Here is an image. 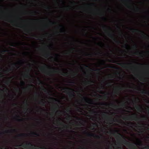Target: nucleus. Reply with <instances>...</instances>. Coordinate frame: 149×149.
<instances>
[{"label": "nucleus", "instance_id": "nucleus-1", "mask_svg": "<svg viewBox=\"0 0 149 149\" xmlns=\"http://www.w3.org/2000/svg\"><path fill=\"white\" fill-rule=\"evenodd\" d=\"M15 147H23L25 148L28 149H48L47 148L45 147H40L38 148H35L34 147L35 146H34L31 143L27 142L22 143L21 144L18 145H16L15 146ZM50 149H52L51 148Z\"/></svg>", "mask_w": 149, "mask_h": 149}, {"label": "nucleus", "instance_id": "nucleus-2", "mask_svg": "<svg viewBox=\"0 0 149 149\" xmlns=\"http://www.w3.org/2000/svg\"><path fill=\"white\" fill-rule=\"evenodd\" d=\"M115 132H117L119 135L118 136V137L121 140V143L125 145H129L130 147H134V148H132L131 149H136L135 146L133 144L130 143L129 141H127L125 138V137L123 135L118 133L117 130L115 131Z\"/></svg>", "mask_w": 149, "mask_h": 149}, {"label": "nucleus", "instance_id": "nucleus-3", "mask_svg": "<svg viewBox=\"0 0 149 149\" xmlns=\"http://www.w3.org/2000/svg\"><path fill=\"white\" fill-rule=\"evenodd\" d=\"M63 90L65 91V93L68 94L70 98L75 96L74 93V90L73 89L67 88H63Z\"/></svg>", "mask_w": 149, "mask_h": 149}, {"label": "nucleus", "instance_id": "nucleus-4", "mask_svg": "<svg viewBox=\"0 0 149 149\" xmlns=\"http://www.w3.org/2000/svg\"><path fill=\"white\" fill-rule=\"evenodd\" d=\"M123 119L124 120H139V118H138L136 115H135L134 114H133L132 116H127V117H124Z\"/></svg>", "mask_w": 149, "mask_h": 149}, {"label": "nucleus", "instance_id": "nucleus-5", "mask_svg": "<svg viewBox=\"0 0 149 149\" xmlns=\"http://www.w3.org/2000/svg\"><path fill=\"white\" fill-rule=\"evenodd\" d=\"M107 33L108 36L111 38L112 39L113 41L116 42L118 44L121 43V42L120 41H117V40L114 38V34H113L109 32H107Z\"/></svg>", "mask_w": 149, "mask_h": 149}, {"label": "nucleus", "instance_id": "nucleus-6", "mask_svg": "<svg viewBox=\"0 0 149 149\" xmlns=\"http://www.w3.org/2000/svg\"><path fill=\"white\" fill-rule=\"evenodd\" d=\"M84 133L87 134L88 136L89 137L92 136L94 137H96L98 139H100L101 138V137L99 136H98L94 134L90 133H88V132H86V131H84Z\"/></svg>", "mask_w": 149, "mask_h": 149}, {"label": "nucleus", "instance_id": "nucleus-7", "mask_svg": "<svg viewBox=\"0 0 149 149\" xmlns=\"http://www.w3.org/2000/svg\"><path fill=\"white\" fill-rule=\"evenodd\" d=\"M106 113H107L105 112L104 113H103L102 115L103 116L106 118L108 120H109L111 121H113L114 122H116L115 119L113 118H112V117H109V116L107 115Z\"/></svg>", "mask_w": 149, "mask_h": 149}, {"label": "nucleus", "instance_id": "nucleus-8", "mask_svg": "<svg viewBox=\"0 0 149 149\" xmlns=\"http://www.w3.org/2000/svg\"><path fill=\"white\" fill-rule=\"evenodd\" d=\"M109 61L110 62L114 63H117L118 65L121 66L122 67L124 68H127V67L125 66V65L127 64L125 63H117V61L114 60H109Z\"/></svg>", "mask_w": 149, "mask_h": 149}, {"label": "nucleus", "instance_id": "nucleus-9", "mask_svg": "<svg viewBox=\"0 0 149 149\" xmlns=\"http://www.w3.org/2000/svg\"><path fill=\"white\" fill-rule=\"evenodd\" d=\"M131 30L133 32H140L143 38H146V36L144 34V32L142 31H140L138 29H131Z\"/></svg>", "mask_w": 149, "mask_h": 149}, {"label": "nucleus", "instance_id": "nucleus-10", "mask_svg": "<svg viewBox=\"0 0 149 149\" xmlns=\"http://www.w3.org/2000/svg\"><path fill=\"white\" fill-rule=\"evenodd\" d=\"M133 48L135 49L136 50V52L134 53V54L136 55H141L142 54V53L139 52L137 50V45L136 44L134 45H133Z\"/></svg>", "mask_w": 149, "mask_h": 149}, {"label": "nucleus", "instance_id": "nucleus-11", "mask_svg": "<svg viewBox=\"0 0 149 149\" xmlns=\"http://www.w3.org/2000/svg\"><path fill=\"white\" fill-rule=\"evenodd\" d=\"M83 99L87 103H91L90 102H92V101L90 99L86 97H84L83 98Z\"/></svg>", "mask_w": 149, "mask_h": 149}, {"label": "nucleus", "instance_id": "nucleus-12", "mask_svg": "<svg viewBox=\"0 0 149 149\" xmlns=\"http://www.w3.org/2000/svg\"><path fill=\"white\" fill-rule=\"evenodd\" d=\"M139 89H140L141 90V93L142 94H147V95H149V92L146 91L145 90L141 89H138L137 90H139Z\"/></svg>", "mask_w": 149, "mask_h": 149}, {"label": "nucleus", "instance_id": "nucleus-13", "mask_svg": "<svg viewBox=\"0 0 149 149\" xmlns=\"http://www.w3.org/2000/svg\"><path fill=\"white\" fill-rule=\"evenodd\" d=\"M136 108L138 111L140 112L141 111V110L143 109L142 107L139 105H136Z\"/></svg>", "mask_w": 149, "mask_h": 149}, {"label": "nucleus", "instance_id": "nucleus-14", "mask_svg": "<svg viewBox=\"0 0 149 149\" xmlns=\"http://www.w3.org/2000/svg\"><path fill=\"white\" fill-rule=\"evenodd\" d=\"M16 130L15 129H12L11 130H5L4 132L5 133H12L13 132H16Z\"/></svg>", "mask_w": 149, "mask_h": 149}, {"label": "nucleus", "instance_id": "nucleus-15", "mask_svg": "<svg viewBox=\"0 0 149 149\" xmlns=\"http://www.w3.org/2000/svg\"><path fill=\"white\" fill-rule=\"evenodd\" d=\"M39 104L43 106H45V102L43 100L40 101L39 102Z\"/></svg>", "mask_w": 149, "mask_h": 149}, {"label": "nucleus", "instance_id": "nucleus-16", "mask_svg": "<svg viewBox=\"0 0 149 149\" xmlns=\"http://www.w3.org/2000/svg\"><path fill=\"white\" fill-rule=\"evenodd\" d=\"M33 86L32 84H29L28 85V88L27 87H24L23 88V89L25 91H26L27 90L29 89H30L32 86Z\"/></svg>", "mask_w": 149, "mask_h": 149}, {"label": "nucleus", "instance_id": "nucleus-17", "mask_svg": "<svg viewBox=\"0 0 149 149\" xmlns=\"http://www.w3.org/2000/svg\"><path fill=\"white\" fill-rule=\"evenodd\" d=\"M60 27H61L62 28L61 29V32H63L65 33V28L64 26H63L62 25H60Z\"/></svg>", "mask_w": 149, "mask_h": 149}, {"label": "nucleus", "instance_id": "nucleus-18", "mask_svg": "<svg viewBox=\"0 0 149 149\" xmlns=\"http://www.w3.org/2000/svg\"><path fill=\"white\" fill-rule=\"evenodd\" d=\"M16 118H15V119L17 121L20 122L22 121L23 120V119H19L18 118H19L20 117V116L19 115H16Z\"/></svg>", "mask_w": 149, "mask_h": 149}, {"label": "nucleus", "instance_id": "nucleus-19", "mask_svg": "<svg viewBox=\"0 0 149 149\" xmlns=\"http://www.w3.org/2000/svg\"><path fill=\"white\" fill-rule=\"evenodd\" d=\"M51 55V53L50 52H48L47 53L45 54L44 55V56L46 58H47Z\"/></svg>", "mask_w": 149, "mask_h": 149}, {"label": "nucleus", "instance_id": "nucleus-20", "mask_svg": "<svg viewBox=\"0 0 149 149\" xmlns=\"http://www.w3.org/2000/svg\"><path fill=\"white\" fill-rule=\"evenodd\" d=\"M29 70H28L27 73L24 74V76L26 78H29L30 77V76H31L30 74H29Z\"/></svg>", "mask_w": 149, "mask_h": 149}, {"label": "nucleus", "instance_id": "nucleus-21", "mask_svg": "<svg viewBox=\"0 0 149 149\" xmlns=\"http://www.w3.org/2000/svg\"><path fill=\"white\" fill-rule=\"evenodd\" d=\"M26 135H27L25 134L22 133L18 134L17 136L18 137H25V136Z\"/></svg>", "mask_w": 149, "mask_h": 149}, {"label": "nucleus", "instance_id": "nucleus-22", "mask_svg": "<svg viewBox=\"0 0 149 149\" xmlns=\"http://www.w3.org/2000/svg\"><path fill=\"white\" fill-rule=\"evenodd\" d=\"M95 126H97V123H93V125H92L91 126V127L93 128L91 129L92 130H94V127L95 126Z\"/></svg>", "mask_w": 149, "mask_h": 149}, {"label": "nucleus", "instance_id": "nucleus-23", "mask_svg": "<svg viewBox=\"0 0 149 149\" xmlns=\"http://www.w3.org/2000/svg\"><path fill=\"white\" fill-rule=\"evenodd\" d=\"M86 84H89L93 82V81L91 80V79L89 81H86Z\"/></svg>", "mask_w": 149, "mask_h": 149}, {"label": "nucleus", "instance_id": "nucleus-24", "mask_svg": "<svg viewBox=\"0 0 149 149\" xmlns=\"http://www.w3.org/2000/svg\"><path fill=\"white\" fill-rule=\"evenodd\" d=\"M90 70L91 71H92L93 70H95V71H96L97 72H98V73L99 74V72L100 71V69H95V70H93V69H90Z\"/></svg>", "mask_w": 149, "mask_h": 149}, {"label": "nucleus", "instance_id": "nucleus-25", "mask_svg": "<svg viewBox=\"0 0 149 149\" xmlns=\"http://www.w3.org/2000/svg\"><path fill=\"white\" fill-rule=\"evenodd\" d=\"M68 74V73L67 72H63V73L61 74V75L63 76L67 75Z\"/></svg>", "mask_w": 149, "mask_h": 149}, {"label": "nucleus", "instance_id": "nucleus-26", "mask_svg": "<svg viewBox=\"0 0 149 149\" xmlns=\"http://www.w3.org/2000/svg\"><path fill=\"white\" fill-rule=\"evenodd\" d=\"M111 106L115 107H117V106L115 104H114L112 103L110 104Z\"/></svg>", "mask_w": 149, "mask_h": 149}, {"label": "nucleus", "instance_id": "nucleus-27", "mask_svg": "<svg viewBox=\"0 0 149 149\" xmlns=\"http://www.w3.org/2000/svg\"><path fill=\"white\" fill-rule=\"evenodd\" d=\"M38 81L39 82V84H42L43 82L39 78H38Z\"/></svg>", "mask_w": 149, "mask_h": 149}, {"label": "nucleus", "instance_id": "nucleus-28", "mask_svg": "<svg viewBox=\"0 0 149 149\" xmlns=\"http://www.w3.org/2000/svg\"><path fill=\"white\" fill-rule=\"evenodd\" d=\"M46 66H47V65H45L44 66H43L41 68H40V70H41V71H42L43 70H44V69H45V67H46Z\"/></svg>", "mask_w": 149, "mask_h": 149}, {"label": "nucleus", "instance_id": "nucleus-29", "mask_svg": "<svg viewBox=\"0 0 149 149\" xmlns=\"http://www.w3.org/2000/svg\"><path fill=\"white\" fill-rule=\"evenodd\" d=\"M56 72V71L55 70H53V71H50L49 72H48L47 73V74H48V75H50V74L51 72Z\"/></svg>", "mask_w": 149, "mask_h": 149}, {"label": "nucleus", "instance_id": "nucleus-30", "mask_svg": "<svg viewBox=\"0 0 149 149\" xmlns=\"http://www.w3.org/2000/svg\"><path fill=\"white\" fill-rule=\"evenodd\" d=\"M32 134L33 135H37V136H39V134L36 132H33L32 133Z\"/></svg>", "mask_w": 149, "mask_h": 149}, {"label": "nucleus", "instance_id": "nucleus-31", "mask_svg": "<svg viewBox=\"0 0 149 149\" xmlns=\"http://www.w3.org/2000/svg\"><path fill=\"white\" fill-rule=\"evenodd\" d=\"M109 105V104H107L106 103L104 102H102L100 103V105Z\"/></svg>", "mask_w": 149, "mask_h": 149}, {"label": "nucleus", "instance_id": "nucleus-32", "mask_svg": "<svg viewBox=\"0 0 149 149\" xmlns=\"http://www.w3.org/2000/svg\"><path fill=\"white\" fill-rule=\"evenodd\" d=\"M71 118V116L69 115H68V116L67 118V119L68 120H70Z\"/></svg>", "mask_w": 149, "mask_h": 149}, {"label": "nucleus", "instance_id": "nucleus-33", "mask_svg": "<svg viewBox=\"0 0 149 149\" xmlns=\"http://www.w3.org/2000/svg\"><path fill=\"white\" fill-rule=\"evenodd\" d=\"M24 104H26L27 106H29V104H28V103L27 102V100H26V101L25 102H24Z\"/></svg>", "mask_w": 149, "mask_h": 149}, {"label": "nucleus", "instance_id": "nucleus-34", "mask_svg": "<svg viewBox=\"0 0 149 149\" xmlns=\"http://www.w3.org/2000/svg\"><path fill=\"white\" fill-rule=\"evenodd\" d=\"M61 124L65 128H67L68 127L67 125H64L61 123Z\"/></svg>", "mask_w": 149, "mask_h": 149}, {"label": "nucleus", "instance_id": "nucleus-35", "mask_svg": "<svg viewBox=\"0 0 149 149\" xmlns=\"http://www.w3.org/2000/svg\"><path fill=\"white\" fill-rule=\"evenodd\" d=\"M96 111L95 110H93L92 111H91V114H93L94 113H96Z\"/></svg>", "mask_w": 149, "mask_h": 149}, {"label": "nucleus", "instance_id": "nucleus-36", "mask_svg": "<svg viewBox=\"0 0 149 149\" xmlns=\"http://www.w3.org/2000/svg\"><path fill=\"white\" fill-rule=\"evenodd\" d=\"M10 82V81L9 80H8L7 81H6V84H7V85H8L9 83Z\"/></svg>", "mask_w": 149, "mask_h": 149}, {"label": "nucleus", "instance_id": "nucleus-37", "mask_svg": "<svg viewBox=\"0 0 149 149\" xmlns=\"http://www.w3.org/2000/svg\"><path fill=\"white\" fill-rule=\"evenodd\" d=\"M49 22L51 24H56V23L52 22V21H49Z\"/></svg>", "mask_w": 149, "mask_h": 149}, {"label": "nucleus", "instance_id": "nucleus-38", "mask_svg": "<svg viewBox=\"0 0 149 149\" xmlns=\"http://www.w3.org/2000/svg\"><path fill=\"white\" fill-rule=\"evenodd\" d=\"M50 98L51 99H53V100H55V101H57V99H56L54 98H53V97H50Z\"/></svg>", "mask_w": 149, "mask_h": 149}, {"label": "nucleus", "instance_id": "nucleus-39", "mask_svg": "<svg viewBox=\"0 0 149 149\" xmlns=\"http://www.w3.org/2000/svg\"><path fill=\"white\" fill-rule=\"evenodd\" d=\"M11 69H7L6 70H5V71L7 72H9V71H11Z\"/></svg>", "mask_w": 149, "mask_h": 149}, {"label": "nucleus", "instance_id": "nucleus-40", "mask_svg": "<svg viewBox=\"0 0 149 149\" xmlns=\"http://www.w3.org/2000/svg\"><path fill=\"white\" fill-rule=\"evenodd\" d=\"M139 100V98H135L134 99V101L135 102H136L137 101Z\"/></svg>", "mask_w": 149, "mask_h": 149}, {"label": "nucleus", "instance_id": "nucleus-41", "mask_svg": "<svg viewBox=\"0 0 149 149\" xmlns=\"http://www.w3.org/2000/svg\"><path fill=\"white\" fill-rule=\"evenodd\" d=\"M8 50H3L2 51V52L3 53L5 52H8Z\"/></svg>", "mask_w": 149, "mask_h": 149}, {"label": "nucleus", "instance_id": "nucleus-42", "mask_svg": "<svg viewBox=\"0 0 149 149\" xmlns=\"http://www.w3.org/2000/svg\"><path fill=\"white\" fill-rule=\"evenodd\" d=\"M102 54V53L98 52L97 53H96V55H99V54Z\"/></svg>", "mask_w": 149, "mask_h": 149}, {"label": "nucleus", "instance_id": "nucleus-43", "mask_svg": "<svg viewBox=\"0 0 149 149\" xmlns=\"http://www.w3.org/2000/svg\"><path fill=\"white\" fill-rule=\"evenodd\" d=\"M144 149H149V146H147L144 148Z\"/></svg>", "mask_w": 149, "mask_h": 149}, {"label": "nucleus", "instance_id": "nucleus-44", "mask_svg": "<svg viewBox=\"0 0 149 149\" xmlns=\"http://www.w3.org/2000/svg\"><path fill=\"white\" fill-rule=\"evenodd\" d=\"M135 10L136 11H138L139 10V8L138 7H136L135 9Z\"/></svg>", "mask_w": 149, "mask_h": 149}, {"label": "nucleus", "instance_id": "nucleus-45", "mask_svg": "<svg viewBox=\"0 0 149 149\" xmlns=\"http://www.w3.org/2000/svg\"><path fill=\"white\" fill-rule=\"evenodd\" d=\"M21 84L22 85H24L25 84V82L23 81H22L21 82Z\"/></svg>", "mask_w": 149, "mask_h": 149}, {"label": "nucleus", "instance_id": "nucleus-46", "mask_svg": "<svg viewBox=\"0 0 149 149\" xmlns=\"http://www.w3.org/2000/svg\"><path fill=\"white\" fill-rule=\"evenodd\" d=\"M139 141L140 142V143L139 144H138V145H139V146H141V144H142L141 142V141H140L139 140Z\"/></svg>", "mask_w": 149, "mask_h": 149}, {"label": "nucleus", "instance_id": "nucleus-47", "mask_svg": "<svg viewBox=\"0 0 149 149\" xmlns=\"http://www.w3.org/2000/svg\"><path fill=\"white\" fill-rule=\"evenodd\" d=\"M106 25H104L102 26V28L103 29H105L106 27Z\"/></svg>", "mask_w": 149, "mask_h": 149}, {"label": "nucleus", "instance_id": "nucleus-48", "mask_svg": "<svg viewBox=\"0 0 149 149\" xmlns=\"http://www.w3.org/2000/svg\"><path fill=\"white\" fill-rule=\"evenodd\" d=\"M18 24H17V25H16V26L20 27V28H22V26H18L17 25H18Z\"/></svg>", "mask_w": 149, "mask_h": 149}, {"label": "nucleus", "instance_id": "nucleus-49", "mask_svg": "<svg viewBox=\"0 0 149 149\" xmlns=\"http://www.w3.org/2000/svg\"><path fill=\"white\" fill-rule=\"evenodd\" d=\"M26 31L27 33H29L30 32V31L27 30H26Z\"/></svg>", "mask_w": 149, "mask_h": 149}, {"label": "nucleus", "instance_id": "nucleus-50", "mask_svg": "<svg viewBox=\"0 0 149 149\" xmlns=\"http://www.w3.org/2000/svg\"><path fill=\"white\" fill-rule=\"evenodd\" d=\"M111 84L110 83H108L107 84V85L108 86L110 85Z\"/></svg>", "mask_w": 149, "mask_h": 149}, {"label": "nucleus", "instance_id": "nucleus-51", "mask_svg": "<svg viewBox=\"0 0 149 149\" xmlns=\"http://www.w3.org/2000/svg\"><path fill=\"white\" fill-rule=\"evenodd\" d=\"M36 95H38V96H39L40 95L38 93H36Z\"/></svg>", "mask_w": 149, "mask_h": 149}, {"label": "nucleus", "instance_id": "nucleus-52", "mask_svg": "<svg viewBox=\"0 0 149 149\" xmlns=\"http://www.w3.org/2000/svg\"><path fill=\"white\" fill-rule=\"evenodd\" d=\"M43 90L45 92H46L47 91V90L46 89H43Z\"/></svg>", "mask_w": 149, "mask_h": 149}, {"label": "nucleus", "instance_id": "nucleus-53", "mask_svg": "<svg viewBox=\"0 0 149 149\" xmlns=\"http://www.w3.org/2000/svg\"><path fill=\"white\" fill-rule=\"evenodd\" d=\"M67 111L68 112H70L71 111L70 110L68 109H67Z\"/></svg>", "mask_w": 149, "mask_h": 149}, {"label": "nucleus", "instance_id": "nucleus-54", "mask_svg": "<svg viewBox=\"0 0 149 149\" xmlns=\"http://www.w3.org/2000/svg\"><path fill=\"white\" fill-rule=\"evenodd\" d=\"M127 46H128V45H125V47H126V48H127Z\"/></svg>", "mask_w": 149, "mask_h": 149}, {"label": "nucleus", "instance_id": "nucleus-55", "mask_svg": "<svg viewBox=\"0 0 149 149\" xmlns=\"http://www.w3.org/2000/svg\"><path fill=\"white\" fill-rule=\"evenodd\" d=\"M84 65L85 66V67H86V68H88V65Z\"/></svg>", "mask_w": 149, "mask_h": 149}, {"label": "nucleus", "instance_id": "nucleus-56", "mask_svg": "<svg viewBox=\"0 0 149 149\" xmlns=\"http://www.w3.org/2000/svg\"><path fill=\"white\" fill-rule=\"evenodd\" d=\"M70 132H73V133H76V132H75V131H70Z\"/></svg>", "mask_w": 149, "mask_h": 149}, {"label": "nucleus", "instance_id": "nucleus-57", "mask_svg": "<svg viewBox=\"0 0 149 149\" xmlns=\"http://www.w3.org/2000/svg\"><path fill=\"white\" fill-rule=\"evenodd\" d=\"M77 118V120H82V119H81L80 118Z\"/></svg>", "mask_w": 149, "mask_h": 149}, {"label": "nucleus", "instance_id": "nucleus-58", "mask_svg": "<svg viewBox=\"0 0 149 149\" xmlns=\"http://www.w3.org/2000/svg\"><path fill=\"white\" fill-rule=\"evenodd\" d=\"M11 46L12 47H15V46L13 44L11 45Z\"/></svg>", "mask_w": 149, "mask_h": 149}, {"label": "nucleus", "instance_id": "nucleus-59", "mask_svg": "<svg viewBox=\"0 0 149 149\" xmlns=\"http://www.w3.org/2000/svg\"><path fill=\"white\" fill-rule=\"evenodd\" d=\"M103 18L105 20H106V19H107L105 17H103Z\"/></svg>", "mask_w": 149, "mask_h": 149}, {"label": "nucleus", "instance_id": "nucleus-60", "mask_svg": "<svg viewBox=\"0 0 149 149\" xmlns=\"http://www.w3.org/2000/svg\"><path fill=\"white\" fill-rule=\"evenodd\" d=\"M70 83H72V84H74V82H70Z\"/></svg>", "mask_w": 149, "mask_h": 149}, {"label": "nucleus", "instance_id": "nucleus-61", "mask_svg": "<svg viewBox=\"0 0 149 149\" xmlns=\"http://www.w3.org/2000/svg\"><path fill=\"white\" fill-rule=\"evenodd\" d=\"M117 27H118V28L119 29H120V28L119 26H117Z\"/></svg>", "mask_w": 149, "mask_h": 149}, {"label": "nucleus", "instance_id": "nucleus-62", "mask_svg": "<svg viewBox=\"0 0 149 149\" xmlns=\"http://www.w3.org/2000/svg\"><path fill=\"white\" fill-rule=\"evenodd\" d=\"M114 93L115 94H117V91H116L114 92Z\"/></svg>", "mask_w": 149, "mask_h": 149}, {"label": "nucleus", "instance_id": "nucleus-63", "mask_svg": "<svg viewBox=\"0 0 149 149\" xmlns=\"http://www.w3.org/2000/svg\"><path fill=\"white\" fill-rule=\"evenodd\" d=\"M16 104H13V106H16Z\"/></svg>", "mask_w": 149, "mask_h": 149}, {"label": "nucleus", "instance_id": "nucleus-64", "mask_svg": "<svg viewBox=\"0 0 149 149\" xmlns=\"http://www.w3.org/2000/svg\"><path fill=\"white\" fill-rule=\"evenodd\" d=\"M91 55V54H87V56H90V55Z\"/></svg>", "mask_w": 149, "mask_h": 149}]
</instances>
